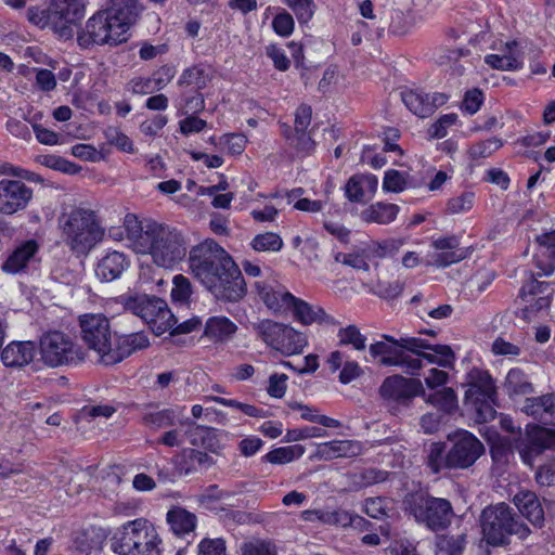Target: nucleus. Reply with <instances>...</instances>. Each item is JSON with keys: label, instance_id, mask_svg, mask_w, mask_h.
<instances>
[{"label": "nucleus", "instance_id": "1", "mask_svg": "<svg viewBox=\"0 0 555 555\" xmlns=\"http://www.w3.org/2000/svg\"><path fill=\"white\" fill-rule=\"evenodd\" d=\"M124 229L129 246L137 254L150 255L157 267L171 269L186 255L184 237L176 228L127 214Z\"/></svg>", "mask_w": 555, "mask_h": 555}, {"label": "nucleus", "instance_id": "2", "mask_svg": "<svg viewBox=\"0 0 555 555\" xmlns=\"http://www.w3.org/2000/svg\"><path fill=\"white\" fill-rule=\"evenodd\" d=\"M246 294V282L232 256L210 241V295L217 302L236 304Z\"/></svg>", "mask_w": 555, "mask_h": 555}, {"label": "nucleus", "instance_id": "3", "mask_svg": "<svg viewBox=\"0 0 555 555\" xmlns=\"http://www.w3.org/2000/svg\"><path fill=\"white\" fill-rule=\"evenodd\" d=\"M59 228L65 245L77 254H87L104 236V229L95 211L83 207L62 212L59 218Z\"/></svg>", "mask_w": 555, "mask_h": 555}, {"label": "nucleus", "instance_id": "4", "mask_svg": "<svg viewBox=\"0 0 555 555\" xmlns=\"http://www.w3.org/2000/svg\"><path fill=\"white\" fill-rule=\"evenodd\" d=\"M160 543L156 528L144 518L125 522L111 538V548L118 555H160Z\"/></svg>", "mask_w": 555, "mask_h": 555}, {"label": "nucleus", "instance_id": "5", "mask_svg": "<svg viewBox=\"0 0 555 555\" xmlns=\"http://www.w3.org/2000/svg\"><path fill=\"white\" fill-rule=\"evenodd\" d=\"M480 527L482 541L493 547L507 545L511 535L526 540L531 533L530 528L519 521L505 503L486 507L480 515Z\"/></svg>", "mask_w": 555, "mask_h": 555}, {"label": "nucleus", "instance_id": "6", "mask_svg": "<svg viewBox=\"0 0 555 555\" xmlns=\"http://www.w3.org/2000/svg\"><path fill=\"white\" fill-rule=\"evenodd\" d=\"M118 301L125 311L143 320L157 336L168 332L177 323V318L167 302L157 296L128 293L121 295Z\"/></svg>", "mask_w": 555, "mask_h": 555}, {"label": "nucleus", "instance_id": "7", "mask_svg": "<svg viewBox=\"0 0 555 555\" xmlns=\"http://www.w3.org/2000/svg\"><path fill=\"white\" fill-rule=\"evenodd\" d=\"M38 348L42 362L49 367L77 365L86 357L82 347L69 335L60 331L43 334Z\"/></svg>", "mask_w": 555, "mask_h": 555}, {"label": "nucleus", "instance_id": "8", "mask_svg": "<svg viewBox=\"0 0 555 555\" xmlns=\"http://www.w3.org/2000/svg\"><path fill=\"white\" fill-rule=\"evenodd\" d=\"M258 337L283 356L302 353L308 346L307 336L293 326L264 319L254 324Z\"/></svg>", "mask_w": 555, "mask_h": 555}, {"label": "nucleus", "instance_id": "9", "mask_svg": "<svg viewBox=\"0 0 555 555\" xmlns=\"http://www.w3.org/2000/svg\"><path fill=\"white\" fill-rule=\"evenodd\" d=\"M495 385L489 373L473 369L468 374L465 403L474 409L477 422L486 423L495 417Z\"/></svg>", "mask_w": 555, "mask_h": 555}, {"label": "nucleus", "instance_id": "10", "mask_svg": "<svg viewBox=\"0 0 555 555\" xmlns=\"http://www.w3.org/2000/svg\"><path fill=\"white\" fill-rule=\"evenodd\" d=\"M406 503L410 515L433 531L446 529L454 516L452 505L447 499L411 495Z\"/></svg>", "mask_w": 555, "mask_h": 555}, {"label": "nucleus", "instance_id": "11", "mask_svg": "<svg viewBox=\"0 0 555 555\" xmlns=\"http://www.w3.org/2000/svg\"><path fill=\"white\" fill-rule=\"evenodd\" d=\"M122 27L113 23L106 10L100 11L91 16L85 28L78 33V44L85 49L93 44L117 46L128 39L122 36Z\"/></svg>", "mask_w": 555, "mask_h": 555}, {"label": "nucleus", "instance_id": "12", "mask_svg": "<svg viewBox=\"0 0 555 555\" xmlns=\"http://www.w3.org/2000/svg\"><path fill=\"white\" fill-rule=\"evenodd\" d=\"M383 338L385 341H376L370 346V354L379 359L380 364L400 366L410 375H415L421 370L420 359H412L401 344L403 337L397 340L389 335H383Z\"/></svg>", "mask_w": 555, "mask_h": 555}, {"label": "nucleus", "instance_id": "13", "mask_svg": "<svg viewBox=\"0 0 555 555\" xmlns=\"http://www.w3.org/2000/svg\"><path fill=\"white\" fill-rule=\"evenodd\" d=\"M79 323L83 341L98 353L103 363V356L113 343L109 320L102 313H90L81 315Z\"/></svg>", "mask_w": 555, "mask_h": 555}, {"label": "nucleus", "instance_id": "14", "mask_svg": "<svg viewBox=\"0 0 555 555\" xmlns=\"http://www.w3.org/2000/svg\"><path fill=\"white\" fill-rule=\"evenodd\" d=\"M449 468L464 469L472 466L483 453L480 440L467 430H459L448 436Z\"/></svg>", "mask_w": 555, "mask_h": 555}, {"label": "nucleus", "instance_id": "15", "mask_svg": "<svg viewBox=\"0 0 555 555\" xmlns=\"http://www.w3.org/2000/svg\"><path fill=\"white\" fill-rule=\"evenodd\" d=\"M180 427H182L184 430V442L188 441L193 447L198 448L183 450V457L191 462V466L185 468L181 466L180 469L181 472H184L185 475H188L192 470L196 469V465H202L208 459V427L196 424L186 415H184Z\"/></svg>", "mask_w": 555, "mask_h": 555}, {"label": "nucleus", "instance_id": "16", "mask_svg": "<svg viewBox=\"0 0 555 555\" xmlns=\"http://www.w3.org/2000/svg\"><path fill=\"white\" fill-rule=\"evenodd\" d=\"M555 447V430L539 425H527L525 436L519 440L517 450L522 462L532 466L534 460L546 449Z\"/></svg>", "mask_w": 555, "mask_h": 555}, {"label": "nucleus", "instance_id": "17", "mask_svg": "<svg viewBox=\"0 0 555 555\" xmlns=\"http://www.w3.org/2000/svg\"><path fill=\"white\" fill-rule=\"evenodd\" d=\"M405 349L420 359V362L426 361L428 364H437L441 367H452L455 361V354L447 345H429L424 339L417 337H403L401 343Z\"/></svg>", "mask_w": 555, "mask_h": 555}, {"label": "nucleus", "instance_id": "18", "mask_svg": "<svg viewBox=\"0 0 555 555\" xmlns=\"http://www.w3.org/2000/svg\"><path fill=\"white\" fill-rule=\"evenodd\" d=\"M257 296L274 315H287L296 296L285 286L270 284L264 281H257L254 284Z\"/></svg>", "mask_w": 555, "mask_h": 555}, {"label": "nucleus", "instance_id": "19", "mask_svg": "<svg viewBox=\"0 0 555 555\" xmlns=\"http://www.w3.org/2000/svg\"><path fill=\"white\" fill-rule=\"evenodd\" d=\"M33 198V190L21 180L0 181V212L13 215L27 207Z\"/></svg>", "mask_w": 555, "mask_h": 555}, {"label": "nucleus", "instance_id": "20", "mask_svg": "<svg viewBox=\"0 0 555 555\" xmlns=\"http://www.w3.org/2000/svg\"><path fill=\"white\" fill-rule=\"evenodd\" d=\"M149 346V336L142 331L122 335L115 333L114 341L108 352L103 356V364H117L135 351L143 350Z\"/></svg>", "mask_w": 555, "mask_h": 555}, {"label": "nucleus", "instance_id": "21", "mask_svg": "<svg viewBox=\"0 0 555 555\" xmlns=\"http://www.w3.org/2000/svg\"><path fill=\"white\" fill-rule=\"evenodd\" d=\"M401 99L408 109L420 118L429 117L449 101L442 92L426 93L422 90H404Z\"/></svg>", "mask_w": 555, "mask_h": 555}, {"label": "nucleus", "instance_id": "22", "mask_svg": "<svg viewBox=\"0 0 555 555\" xmlns=\"http://www.w3.org/2000/svg\"><path fill=\"white\" fill-rule=\"evenodd\" d=\"M51 4L60 37H73V25L81 21L86 13L85 0H52Z\"/></svg>", "mask_w": 555, "mask_h": 555}, {"label": "nucleus", "instance_id": "23", "mask_svg": "<svg viewBox=\"0 0 555 555\" xmlns=\"http://www.w3.org/2000/svg\"><path fill=\"white\" fill-rule=\"evenodd\" d=\"M421 389V380L392 375L383 382L379 393L383 399L389 402L404 403L415 397Z\"/></svg>", "mask_w": 555, "mask_h": 555}, {"label": "nucleus", "instance_id": "24", "mask_svg": "<svg viewBox=\"0 0 555 555\" xmlns=\"http://www.w3.org/2000/svg\"><path fill=\"white\" fill-rule=\"evenodd\" d=\"M37 346L31 340H13L0 351L1 362L5 367L22 369L33 362Z\"/></svg>", "mask_w": 555, "mask_h": 555}, {"label": "nucleus", "instance_id": "25", "mask_svg": "<svg viewBox=\"0 0 555 555\" xmlns=\"http://www.w3.org/2000/svg\"><path fill=\"white\" fill-rule=\"evenodd\" d=\"M537 245L533 262L540 270L539 275H552L555 271V230L545 231L537 235Z\"/></svg>", "mask_w": 555, "mask_h": 555}, {"label": "nucleus", "instance_id": "26", "mask_svg": "<svg viewBox=\"0 0 555 555\" xmlns=\"http://www.w3.org/2000/svg\"><path fill=\"white\" fill-rule=\"evenodd\" d=\"M38 251L39 245L35 240L24 241L8 255L1 270L12 275L24 273Z\"/></svg>", "mask_w": 555, "mask_h": 555}, {"label": "nucleus", "instance_id": "27", "mask_svg": "<svg viewBox=\"0 0 555 555\" xmlns=\"http://www.w3.org/2000/svg\"><path fill=\"white\" fill-rule=\"evenodd\" d=\"M377 186L378 179L375 175H353L345 185V195L352 203H365L374 197Z\"/></svg>", "mask_w": 555, "mask_h": 555}, {"label": "nucleus", "instance_id": "28", "mask_svg": "<svg viewBox=\"0 0 555 555\" xmlns=\"http://www.w3.org/2000/svg\"><path fill=\"white\" fill-rule=\"evenodd\" d=\"M550 284L546 282H539L530 274L529 280L522 285L520 289L521 300L525 302V311L541 310L551 304L552 292L548 291Z\"/></svg>", "mask_w": 555, "mask_h": 555}, {"label": "nucleus", "instance_id": "29", "mask_svg": "<svg viewBox=\"0 0 555 555\" xmlns=\"http://www.w3.org/2000/svg\"><path fill=\"white\" fill-rule=\"evenodd\" d=\"M289 314L293 315L295 321L306 326L314 323L328 325L338 324V322L327 314L322 307L311 305L299 297L295 298L294 306H292Z\"/></svg>", "mask_w": 555, "mask_h": 555}, {"label": "nucleus", "instance_id": "30", "mask_svg": "<svg viewBox=\"0 0 555 555\" xmlns=\"http://www.w3.org/2000/svg\"><path fill=\"white\" fill-rule=\"evenodd\" d=\"M460 241L456 236H446L434 240L431 246L438 250L431 257L436 267H449L466 258V251L459 249Z\"/></svg>", "mask_w": 555, "mask_h": 555}, {"label": "nucleus", "instance_id": "31", "mask_svg": "<svg viewBox=\"0 0 555 555\" xmlns=\"http://www.w3.org/2000/svg\"><path fill=\"white\" fill-rule=\"evenodd\" d=\"M130 264L129 258L121 251H107L99 261L95 274L102 282H112L119 279Z\"/></svg>", "mask_w": 555, "mask_h": 555}, {"label": "nucleus", "instance_id": "32", "mask_svg": "<svg viewBox=\"0 0 555 555\" xmlns=\"http://www.w3.org/2000/svg\"><path fill=\"white\" fill-rule=\"evenodd\" d=\"M142 11L138 0H114L112 7L106 9L108 16L113 23L122 27V36L127 37V33L132 24H134Z\"/></svg>", "mask_w": 555, "mask_h": 555}, {"label": "nucleus", "instance_id": "33", "mask_svg": "<svg viewBox=\"0 0 555 555\" xmlns=\"http://www.w3.org/2000/svg\"><path fill=\"white\" fill-rule=\"evenodd\" d=\"M513 502L519 513L533 526L541 528L544 525V511L534 492L520 491L515 494Z\"/></svg>", "mask_w": 555, "mask_h": 555}, {"label": "nucleus", "instance_id": "34", "mask_svg": "<svg viewBox=\"0 0 555 555\" xmlns=\"http://www.w3.org/2000/svg\"><path fill=\"white\" fill-rule=\"evenodd\" d=\"M521 411L545 424H555V393L527 398Z\"/></svg>", "mask_w": 555, "mask_h": 555}, {"label": "nucleus", "instance_id": "35", "mask_svg": "<svg viewBox=\"0 0 555 555\" xmlns=\"http://www.w3.org/2000/svg\"><path fill=\"white\" fill-rule=\"evenodd\" d=\"M505 49L508 50V55L488 54L485 56V63L491 68L499 70L520 69L524 65V60L518 43L516 41H508L505 43Z\"/></svg>", "mask_w": 555, "mask_h": 555}, {"label": "nucleus", "instance_id": "36", "mask_svg": "<svg viewBox=\"0 0 555 555\" xmlns=\"http://www.w3.org/2000/svg\"><path fill=\"white\" fill-rule=\"evenodd\" d=\"M185 415V406L176 405L155 412H146L142 416L144 425L152 428H162L181 424Z\"/></svg>", "mask_w": 555, "mask_h": 555}, {"label": "nucleus", "instance_id": "37", "mask_svg": "<svg viewBox=\"0 0 555 555\" xmlns=\"http://www.w3.org/2000/svg\"><path fill=\"white\" fill-rule=\"evenodd\" d=\"M400 207L396 204L377 202L361 211V220L366 223L389 224L396 220Z\"/></svg>", "mask_w": 555, "mask_h": 555}, {"label": "nucleus", "instance_id": "38", "mask_svg": "<svg viewBox=\"0 0 555 555\" xmlns=\"http://www.w3.org/2000/svg\"><path fill=\"white\" fill-rule=\"evenodd\" d=\"M190 271L203 285L208 282V241L194 246L189 255Z\"/></svg>", "mask_w": 555, "mask_h": 555}, {"label": "nucleus", "instance_id": "39", "mask_svg": "<svg viewBox=\"0 0 555 555\" xmlns=\"http://www.w3.org/2000/svg\"><path fill=\"white\" fill-rule=\"evenodd\" d=\"M166 519L171 531L178 537L193 532L196 526V516L179 506L169 509Z\"/></svg>", "mask_w": 555, "mask_h": 555}, {"label": "nucleus", "instance_id": "40", "mask_svg": "<svg viewBox=\"0 0 555 555\" xmlns=\"http://www.w3.org/2000/svg\"><path fill=\"white\" fill-rule=\"evenodd\" d=\"M318 452L325 460L351 457L360 453V446L358 442L351 440H333L321 443Z\"/></svg>", "mask_w": 555, "mask_h": 555}, {"label": "nucleus", "instance_id": "41", "mask_svg": "<svg viewBox=\"0 0 555 555\" xmlns=\"http://www.w3.org/2000/svg\"><path fill=\"white\" fill-rule=\"evenodd\" d=\"M238 331V326L227 317H210V340L228 344Z\"/></svg>", "mask_w": 555, "mask_h": 555}, {"label": "nucleus", "instance_id": "42", "mask_svg": "<svg viewBox=\"0 0 555 555\" xmlns=\"http://www.w3.org/2000/svg\"><path fill=\"white\" fill-rule=\"evenodd\" d=\"M504 390L509 397L526 396L532 392V384L519 369H511L506 375Z\"/></svg>", "mask_w": 555, "mask_h": 555}, {"label": "nucleus", "instance_id": "43", "mask_svg": "<svg viewBox=\"0 0 555 555\" xmlns=\"http://www.w3.org/2000/svg\"><path fill=\"white\" fill-rule=\"evenodd\" d=\"M287 405L292 411H298L300 413V417L305 421L318 423L328 428H337L340 426V422L338 420L320 414L319 410L313 406L306 405L298 401H289Z\"/></svg>", "mask_w": 555, "mask_h": 555}, {"label": "nucleus", "instance_id": "44", "mask_svg": "<svg viewBox=\"0 0 555 555\" xmlns=\"http://www.w3.org/2000/svg\"><path fill=\"white\" fill-rule=\"evenodd\" d=\"M305 453V448L300 444L280 447L271 450L262 460L275 465L288 464L300 459Z\"/></svg>", "mask_w": 555, "mask_h": 555}, {"label": "nucleus", "instance_id": "45", "mask_svg": "<svg viewBox=\"0 0 555 555\" xmlns=\"http://www.w3.org/2000/svg\"><path fill=\"white\" fill-rule=\"evenodd\" d=\"M249 246L257 253H279L284 242L280 234L268 231L255 235Z\"/></svg>", "mask_w": 555, "mask_h": 555}, {"label": "nucleus", "instance_id": "46", "mask_svg": "<svg viewBox=\"0 0 555 555\" xmlns=\"http://www.w3.org/2000/svg\"><path fill=\"white\" fill-rule=\"evenodd\" d=\"M405 244V238L389 237L382 241H374L369 246V251L376 258H391L396 256Z\"/></svg>", "mask_w": 555, "mask_h": 555}, {"label": "nucleus", "instance_id": "47", "mask_svg": "<svg viewBox=\"0 0 555 555\" xmlns=\"http://www.w3.org/2000/svg\"><path fill=\"white\" fill-rule=\"evenodd\" d=\"M364 522V519L344 508H328L327 511V520L326 526H333L336 528H347V527H361Z\"/></svg>", "mask_w": 555, "mask_h": 555}, {"label": "nucleus", "instance_id": "48", "mask_svg": "<svg viewBox=\"0 0 555 555\" xmlns=\"http://www.w3.org/2000/svg\"><path fill=\"white\" fill-rule=\"evenodd\" d=\"M410 176L406 172H401L395 169H389L385 172L383 179V191L401 193L406 189L414 188Z\"/></svg>", "mask_w": 555, "mask_h": 555}, {"label": "nucleus", "instance_id": "49", "mask_svg": "<svg viewBox=\"0 0 555 555\" xmlns=\"http://www.w3.org/2000/svg\"><path fill=\"white\" fill-rule=\"evenodd\" d=\"M171 300L177 306H188L193 294L190 280L183 274H177L172 279Z\"/></svg>", "mask_w": 555, "mask_h": 555}, {"label": "nucleus", "instance_id": "50", "mask_svg": "<svg viewBox=\"0 0 555 555\" xmlns=\"http://www.w3.org/2000/svg\"><path fill=\"white\" fill-rule=\"evenodd\" d=\"M337 338L339 346H351L354 350H364L366 346V337L352 324L340 327L337 332Z\"/></svg>", "mask_w": 555, "mask_h": 555}, {"label": "nucleus", "instance_id": "51", "mask_svg": "<svg viewBox=\"0 0 555 555\" xmlns=\"http://www.w3.org/2000/svg\"><path fill=\"white\" fill-rule=\"evenodd\" d=\"M54 15V11L52 5L48 10H42L36 7H31L27 10V18L28 21L40 27H51L55 33L59 34V25L56 24V20Z\"/></svg>", "mask_w": 555, "mask_h": 555}, {"label": "nucleus", "instance_id": "52", "mask_svg": "<svg viewBox=\"0 0 555 555\" xmlns=\"http://www.w3.org/2000/svg\"><path fill=\"white\" fill-rule=\"evenodd\" d=\"M427 465L437 474L443 468H449V451L440 442H434L428 448Z\"/></svg>", "mask_w": 555, "mask_h": 555}, {"label": "nucleus", "instance_id": "53", "mask_svg": "<svg viewBox=\"0 0 555 555\" xmlns=\"http://www.w3.org/2000/svg\"><path fill=\"white\" fill-rule=\"evenodd\" d=\"M428 402L444 412H452L457 408L456 393L452 388H443L428 397Z\"/></svg>", "mask_w": 555, "mask_h": 555}, {"label": "nucleus", "instance_id": "54", "mask_svg": "<svg viewBox=\"0 0 555 555\" xmlns=\"http://www.w3.org/2000/svg\"><path fill=\"white\" fill-rule=\"evenodd\" d=\"M475 204L474 192H463L451 197L447 203V212L450 215H460L469 211Z\"/></svg>", "mask_w": 555, "mask_h": 555}, {"label": "nucleus", "instance_id": "55", "mask_svg": "<svg viewBox=\"0 0 555 555\" xmlns=\"http://www.w3.org/2000/svg\"><path fill=\"white\" fill-rule=\"evenodd\" d=\"M246 143L247 139L245 135L241 133H229L220 137L216 144L229 154L240 155L244 152Z\"/></svg>", "mask_w": 555, "mask_h": 555}, {"label": "nucleus", "instance_id": "56", "mask_svg": "<svg viewBox=\"0 0 555 555\" xmlns=\"http://www.w3.org/2000/svg\"><path fill=\"white\" fill-rule=\"evenodd\" d=\"M466 544L465 535L440 537L437 547L442 555H461Z\"/></svg>", "mask_w": 555, "mask_h": 555}, {"label": "nucleus", "instance_id": "57", "mask_svg": "<svg viewBox=\"0 0 555 555\" xmlns=\"http://www.w3.org/2000/svg\"><path fill=\"white\" fill-rule=\"evenodd\" d=\"M459 121L455 113H449L440 116L428 129L430 139H442L448 134V129Z\"/></svg>", "mask_w": 555, "mask_h": 555}, {"label": "nucleus", "instance_id": "58", "mask_svg": "<svg viewBox=\"0 0 555 555\" xmlns=\"http://www.w3.org/2000/svg\"><path fill=\"white\" fill-rule=\"evenodd\" d=\"M503 141L500 138L493 137L473 144L469 153L473 157H489L495 151L501 149Z\"/></svg>", "mask_w": 555, "mask_h": 555}, {"label": "nucleus", "instance_id": "59", "mask_svg": "<svg viewBox=\"0 0 555 555\" xmlns=\"http://www.w3.org/2000/svg\"><path fill=\"white\" fill-rule=\"evenodd\" d=\"M242 555H278L275 545L266 540H254L244 543Z\"/></svg>", "mask_w": 555, "mask_h": 555}, {"label": "nucleus", "instance_id": "60", "mask_svg": "<svg viewBox=\"0 0 555 555\" xmlns=\"http://www.w3.org/2000/svg\"><path fill=\"white\" fill-rule=\"evenodd\" d=\"M127 90L133 94H150L159 91L154 78L151 77H134L127 83Z\"/></svg>", "mask_w": 555, "mask_h": 555}, {"label": "nucleus", "instance_id": "61", "mask_svg": "<svg viewBox=\"0 0 555 555\" xmlns=\"http://www.w3.org/2000/svg\"><path fill=\"white\" fill-rule=\"evenodd\" d=\"M483 100V93L479 89L468 90L464 95L461 109L468 115H474L480 109Z\"/></svg>", "mask_w": 555, "mask_h": 555}, {"label": "nucleus", "instance_id": "62", "mask_svg": "<svg viewBox=\"0 0 555 555\" xmlns=\"http://www.w3.org/2000/svg\"><path fill=\"white\" fill-rule=\"evenodd\" d=\"M296 14L300 22H308L313 15L312 0H283Z\"/></svg>", "mask_w": 555, "mask_h": 555}, {"label": "nucleus", "instance_id": "63", "mask_svg": "<svg viewBox=\"0 0 555 555\" xmlns=\"http://www.w3.org/2000/svg\"><path fill=\"white\" fill-rule=\"evenodd\" d=\"M535 480L540 486L551 487L555 485V459L546 461L537 469Z\"/></svg>", "mask_w": 555, "mask_h": 555}, {"label": "nucleus", "instance_id": "64", "mask_svg": "<svg viewBox=\"0 0 555 555\" xmlns=\"http://www.w3.org/2000/svg\"><path fill=\"white\" fill-rule=\"evenodd\" d=\"M272 26L274 31L282 36L288 37L294 30V20L293 16L283 11L273 18Z\"/></svg>", "mask_w": 555, "mask_h": 555}]
</instances>
